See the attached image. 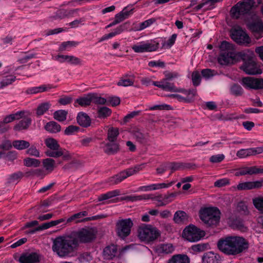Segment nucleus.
Listing matches in <instances>:
<instances>
[{
  "label": "nucleus",
  "mask_w": 263,
  "mask_h": 263,
  "mask_svg": "<svg viewBox=\"0 0 263 263\" xmlns=\"http://www.w3.org/2000/svg\"><path fill=\"white\" fill-rule=\"evenodd\" d=\"M23 173L17 172L8 176L7 178L6 184L7 186L17 184L23 177Z\"/></svg>",
  "instance_id": "nucleus-29"
},
{
  "label": "nucleus",
  "mask_w": 263,
  "mask_h": 263,
  "mask_svg": "<svg viewBox=\"0 0 263 263\" xmlns=\"http://www.w3.org/2000/svg\"><path fill=\"white\" fill-rule=\"evenodd\" d=\"M131 134L134 138L139 143H145L148 139V134L143 133L138 128H134L131 130Z\"/></svg>",
  "instance_id": "nucleus-24"
},
{
  "label": "nucleus",
  "mask_w": 263,
  "mask_h": 263,
  "mask_svg": "<svg viewBox=\"0 0 263 263\" xmlns=\"http://www.w3.org/2000/svg\"><path fill=\"white\" fill-rule=\"evenodd\" d=\"M145 164L142 163L139 165H137L134 167H131L127 169L128 171V174L130 176L137 173L140 171L142 170L144 167Z\"/></svg>",
  "instance_id": "nucleus-59"
},
{
  "label": "nucleus",
  "mask_w": 263,
  "mask_h": 263,
  "mask_svg": "<svg viewBox=\"0 0 263 263\" xmlns=\"http://www.w3.org/2000/svg\"><path fill=\"white\" fill-rule=\"evenodd\" d=\"M129 6L125 7L122 11L117 13L115 15V20L117 21L118 24L128 18L129 15L132 13V11L134 9L132 8L130 10H127V8Z\"/></svg>",
  "instance_id": "nucleus-31"
},
{
  "label": "nucleus",
  "mask_w": 263,
  "mask_h": 263,
  "mask_svg": "<svg viewBox=\"0 0 263 263\" xmlns=\"http://www.w3.org/2000/svg\"><path fill=\"white\" fill-rule=\"evenodd\" d=\"M25 111H18L15 114H10L5 117L2 121L6 125L7 123H10L15 120H19L22 118L25 115Z\"/></svg>",
  "instance_id": "nucleus-30"
},
{
  "label": "nucleus",
  "mask_w": 263,
  "mask_h": 263,
  "mask_svg": "<svg viewBox=\"0 0 263 263\" xmlns=\"http://www.w3.org/2000/svg\"><path fill=\"white\" fill-rule=\"evenodd\" d=\"M188 215L183 211H177L174 215L173 220L176 223L181 224L188 221Z\"/></svg>",
  "instance_id": "nucleus-28"
},
{
  "label": "nucleus",
  "mask_w": 263,
  "mask_h": 263,
  "mask_svg": "<svg viewBox=\"0 0 263 263\" xmlns=\"http://www.w3.org/2000/svg\"><path fill=\"white\" fill-rule=\"evenodd\" d=\"M233 228L237 229L241 231L245 232L247 230V227L244 225L243 221L241 219H236L233 220L232 223Z\"/></svg>",
  "instance_id": "nucleus-50"
},
{
  "label": "nucleus",
  "mask_w": 263,
  "mask_h": 263,
  "mask_svg": "<svg viewBox=\"0 0 263 263\" xmlns=\"http://www.w3.org/2000/svg\"><path fill=\"white\" fill-rule=\"evenodd\" d=\"M43 164L46 170L51 172L55 167V161L51 158H47L43 160Z\"/></svg>",
  "instance_id": "nucleus-39"
},
{
  "label": "nucleus",
  "mask_w": 263,
  "mask_h": 263,
  "mask_svg": "<svg viewBox=\"0 0 263 263\" xmlns=\"http://www.w3.org/2000/svg\"><path fill=\"white\" fill-rule=\"evenodd\" d=\"M199 217L207 227H215L219 222L220 212L217 208H205L200 210Z\"/></svg>",
  "instance_id": "nucleus-5"
},
{
  "label": "nucleus",
  "mask_w": 263,
  "mask_h": 263,
  "mask_svg": "<svg viewBox=\"0 0 263 263\" xmlns=\"http://www.w3.org/2000/svg\"><path fill=\"white\" fill-rule=\"evenodd\" d=\"M230 91L232 95L236 96H241L243 92L242 87L239 85L236 84H234L231 86Z\"/></svg>",
  "instance_id": "nucleus-49"
},
{
  "label": "nucleus",
  "mask_w": 263,
  "mask_h": 263,
  "mask_svg": "<svg viewBox=\"0 0 263 263\" xmlns=\"http://www.w3.org/2000/svg\"><path fill=\"white\" fill-rule=\"evenodd\" d=\"M236 156L240 158H244L252 156L250 148L247 149H241L237 151Z\"/></svg>",
  "instance_id": "nucleus-54"
},
{
  "label": "nucleus",
  "mask_w": 263,
  "mask_h": 263,
  "mask_svg": "<svg viewBox=\"0 0 263 263\" xmlns=\"http://www.w3.org/2000/svg\"><path fill=\"white\" fill-rule=\"evenodd\" d=\"M159 44L155 41L141 42L134 45L132 48L137 53L152 52L157 50Z\"/></svg>",
  "instance_id": "nucleus-12"
},
{
  "label": "nucleus",
  "mask_w": 263,
  "mask_h": 263,
  "mask_svg": "<svg viewBox=\"0 0 263 263\" xmlns=\"http://www.w3.org/2000/svg\"><path fill=\"white\" fill-rule=\"evenodd\" d=\"M77 120L78 123L83 127H87L91 124V119L90 117L84 112H79L78 114Z\"/></svg>",
  "instance_id": "nucleus-26"
},
{
  "label": "nucleus",
  "mask_w": 263,
  "mask_h": 263,
  "mask_svg": "<svg viewBox=\"0 0 263 263\" xmlns=\"http://www.w3.org/2000/svg\"><path fill=\"white\" fill-rule=\"evenodd\" d=\"M27 174L29 176H35L37 177H41L42 178L44 177L45 175L44 170L41 168L31 170L27 172Z\"/></svg>",
  "instance_id": "nucleus-58"
},
{
  "label": "nucleus",
  "mask_w": 263,
  "mask_h": 263,
  "mask_svg": "<svg viewBox=\"0 0 263 263\" xmlns=\"http://www.w3.org/2000/svg\"><path fill=\"white\" fill-rule=\"evenodd\" d=\"M204 235V231L193 224L186 227L182 232V237L190 242L198 241Z\"/></svg>",
  "instance_id": "nucleus-10"
},
{
  "label": "nucleus",
  "mask_w": 263,
  "mask_h": 263,
  "mask_svg": "<svg viewBox=\"0 0 263 263\" xmlns=\"http://www.w3.org/2000/svg\"><path fill=\"white\" fill-rule=\"evenodd\" d=\"M254 78L246 77L242 80V84L243 86L248 89H253V82Z\"/></svg>",
  "instance_id": "nucleus-52"
},
{
  "label": "nucleus",
  "mask_w": 263,
  "mask_h": 263,
  "mask_svg": "<svg viewBox=\"0 0 263 263\" xmlns=\"http://www.w3.org/2000/svg\"><path fill=\"white\" fill-rule=\"evenodd\" d=\"M221 53L218 60L221 65L233 64L237 61L238 52H236L233 44L227 41H222L219 46Z\"/></svg>",
  "instance_id": "nucleus-4"
},
{
  "label": "nucleus",
  "mask_w": 263,
  "mask_h": 263,
  "mask_svg": "<svg viewBox=\"0 0 263 263\" xmlns=\"http://www.w3.org/2000/svg\"><path fill=\"white\" fill-rule=\"evenodd\" d=\"M77 248L71 234L55 238L52 247L53 251L60 257L69 256Z\"/></svg>",
  "instance_id": "nucleus-2"
},
{
  "label": "nucleus",
  "mask_w": 263,
  "mask_h": 263,
  "mask_svg": "<svg viewBox=\"0 0 263 263\" xmlns=\"http://www.w3.org/2000/svg\"><path fill=\"white\" fill-rule=\"evenodd\" d=\"M129 176L130 175L128 174V171L126 169L109 178L108 181L112 184H117Z\"/></svg>",
  "instance_id": "nucleus-22"
},
{
  "label": "nucleus",
  "mask_w": 263,
  "mask_h": 263,
  "mask_svg": "<svg viewBox=\"0 0 263 263\" xmlns=\"http://www.w3.org/2000/svg\"><path fill=\"white\" fill-rule=\"evenodd\" d=\"M168 169L171 170V173L180 170H182V163L181 162H167Z\"/></svg>",
  "instance_id": "nucleus-53"
},
{
  "label": "nucleus",
  "mask_w": 263,
  "mask_h": 263,
  "mask_svg": "<svg viewBox=\"0 0 263 263\" xmlns=\"http://www.w3.org/2000/svg\"><path fill=\"white\" fill-rule=\"evenodd\" d=\"M101 145L104 152L108 155L115 154L120 151L119 144L116 141L102 143Z\"/></svg>",
  "instance_id": "nucleus-17"
},
{
  "label": "nucleus",
  "mask_w": 263,
  "mask_h": 263,
  "mask_svg": "<svg viewBox=\"0 0 263 263\" xmlns=\"http://www.w3.org/2000/svg\"><path fill=\"white\" fill-rule=\"evenodd\" d=\"M78 45V43L74 41H67L63 42L60 47V50L64 51L70 47H75Z\"/></svg>",
  "instance_id": "nucleus-56"
},
{
  "label": "nucleus",
  "mask_w": 263,
  "mask_h": 263,
  "mask_svg": "<svg viewBox=\"0 0 263 263\" xmlns=\"http://www.w3.org/2000/svg\"><path fill=\"white\" fill-rule=\"evenodd\" d=\"M229 184L230 181L229 179L222 178L215 181L214 183V186L216 187H220L228 185Z\"/></svg>",
  "instance_id": "nucleus-62"
},
{
  "label": "nucleus",
  "mask_w": 263,
  "mask_h": 263,
  "mask_svg": "<svg viewBox=\"0 0 263 263\" xmlns=\"http://www.w3.org/2000/svg\"><path fill=\"white\" fill-rule=\"evenodd\" d=\"M41 256L35 252L25 253L21 255L18 261L20 263H39Z\"/></svg>",
  "instance_id": "nucleus-16"
},
{
  "label": "nucleus",
  "mask_w": 263,
  "mask_h": 263,
  "mask_svg": "<svg viewBox=\"0 0 263 263\" xmlns=\"http://www.w3.org/2000/svg\"><path fill=\"white\" fill-rule=\"evenodd\" d=\"M153 198L154 197L152 194H143L137 196H127L125 197L124 199L132 202H135L142 200L153 199Z\"/></svg>",
  "instance_id": "nucleus-33"
},
{
  "label": "nucleus",
  "mask_w": 263,
  "mask_h": 263,
  "mask_svg": "<svg viewBox=\"0 0 263 263\" xmlns=\"http://www.w3.org/2000/svg\"><path fill=\"white\" fill-rule=\"evenodd\" d=\"M50 104L48 102H45L40 104L36 109V114L37 116H42L46 112L49 108Z\"/></svg>",
  "instance_id": "nucleus-48"
},
{
  "label": "nucleus",
  "mask_w": 263,
  "mask_h": 263,
  "mask_svg": "<svg viewBox=\"0 0 263 263\" xmlns=\"http://www.w3.org/2000/svg\"><path fill=\"white\" fill-rule=\"evenodd\" d=\"M68 111L65 110H58L53 113V118L59 122H63L66 120Z\"/></svg>",
  "instance_id": "nucleus-37"
},
{
  "label": "nucleus",
  "mask_w": 263,
  "mask_h": 263,
  "mask_svg": "<svg viewBox=\"0 0 263 263\" xmlns=\"http://www.w3.org/2000/svg\"><path fill=\"white\" fill-rule=\"evenodd\" d=\"M134 226L133 220L130 218L121 219L116 223V232L118 236L124 239L128 236L131 233V229Z\"/></svg>",
  "instance_id": "nucleus-8"
},
{
  "label": "nucleus",
  "mask_w": 263,
  "mask_h": 263,
  "mask_svg": "<svg viewBox=\"0 0 263 263\" xmlns=\"http://www.w3.org/2000/svg\"><path fill=\"white\" fill-rule=\"evenodd\" d=\"M218 249L228 255H236L249 248L248 241L243 237L229 236L220 238L217 242Z\"/></svg>",
  "instance_id": "nucleus-1"
},
{
  "label": "nucleus",
  "mask_w": 263,
  "mask_h": 263,
  "mask_svg": "<svg viewBox=\"0 0 263 263\" xmlns=\"http://www.w3.org/2000/svg\"><path fill=\"white\" fill-rule=\"evenodd\" d=\"M53 88H54V87L51 84L42 85L37 87L29 88L25 92L27 95H35L38 93L48 91Z\"/></svg>",
  "instance_id": "nucleus-19"
},
{
  "label": "nucleus",
  "mask_w": 263,
  "mask_h": 263,
  "mask_svg": "<svg viewBox=\"0 0 263 263\" xmlns=\"http://www.w3.org/2000/svg\"><path fill=\"white\" fill-rule=\"evenodd\" d=\"M31 124V119L30 118H24L20 121L14 126V130L16 132H21L23 130H27Z\"/></svg>",
  "instance_id": "nucleus-25"
},
{
  "label": "nucleus",
  "mask_w": 263,
  "mask_h": 263,
  "mask_svg": "<svg viewBox=\"0 0 263 263\" xmlns=\"http://www.w3.org/2000/svg\"><path fill=\"white\" fill-rule=\"evenodd\" d=\"M44 127L46 130L51 134L60 132L61 129L60 125L55 121L47 122Z\"/></svg>",
  "instance_id": "nucleus-32"
},
{
  "label": "nucleus",
  "mask_w": 263,
  "mask_h": 263,
  "mask_svg": "<svg viewBox=\"0 0 263 263\" xmlns=\"http://www.w3.org/2000/svg\"><path fill=\"white\" fill-rule=\"evenodd\" d=\"M177 37V34H173L169 39L162 44V47L164 48H169L174 44Z\"/></svg>",
  "instance_id": "nucleus-57"
},
{
  "label": "nucleus",
  "mask_w": 263,
  "mask_h": 263,
  "mask_svg": "<svg viewBox=\"0 0 263 263\" xmlns=\"http://www.w3.org/2000/svg\"><path fill=\"white\" fill-rule=\"evenodd\" d=\"M238 54L239 57L243 61L240 69L246 74L255 75L262 73L261 70L258 68L254 60V53L253 51L248 50L238 52Z\"/></svg>",
  "instance_id": "nucleus-3"
},
{
  "label": "nucleus",
  "mask_w": 263,
  "mask_h": 263,
  "mask_svg": "<svg viewBox=\"0 0 263 263\" xmlns=\"http://www.w3.org/2000/svg\"><path fill=\"white\" fill-rule=\"evenodd\" d=\"M82 106H86L91 104L90 94H88L86 96L78 98L76 101Z\"/></svg>",
  "instance_id": "nucleus-46"
},
{
  "label": "nucleus",
  "mask_w": 263,
  "mask_h": 263,
  "mask_svg": "<svg viewBox=\"0 0 263 263\" xmlns=\"http://www.w3.org/2000/svg\"><path fill=\"white\" fill-rule=\"evenodd\" d=\"M247 170L249 175L263 173V168H257L256 166L247 167Z\"/></svg>",
  "instance_id": "nucleus-61"
},
{
  "label": "nucleus",
  "mask_w": 263,
  "mask_h": 263,
  "mask_svg": "<svg viewBox=\"0 0 263 263\" xmlns=\"http://www.w3.org/2000/svg\"><path fill=\"white\" fill-rule=\"evenodd\" d=\"M261 187V182L259 181H248L240 183L237 185L238 190H249L254 189H258Z\"/></svg>",
  "instance_id": "nucleus-18"
},
{
  "label": "nucleus",
  "mask_w": 263,
  "mask_h": 263,
  "mask_svg": "<svg viewBox=\"0 0 263 263\" xmlns=\"http://www.w3.org/2000/svg\"><path fill=\"white\" fill-rule=\"evenodd\" d=\"M160 235L159 231L151 224H143L138 229V236L141 241L149 243Z\"/></svg>",
  "instance_id": "nucleus-6"
},
{
  "label": "nucleus",
  "mask_w": 263,
  "mask_h": 263,
  "mask_svg": "<svg viewBox=\"0 0 263 263\" xmlns=\"http://www.w3.org/2000/svg\"><path fill=\"white\" fill-rule=\"evenodd\" d=\"M129 248V246H126L118 251L117 246L114 245H109L104 248L103 256L106 259H112L116 257L122 255Z\"/></svg>",
  "instance_id": "nucleus-15"
},
{
  "label": "nucleus",
  "mask_w": 263,
  "mask_h": 263,
  "mask_svg": "<svg viewBox=\"0 0 263 263\" xmlns=\"http://www.w3.org/2000/svg\"><path fill=\"white\" fill-rule=\"evenodd\" d=\"M222 0H202L198 5L197 0H192L191 1L190 7H193L195 11H198L200 9L203 11L211 10L214 8L215 4L221 2Z\"/></svg>",
  "instance_id": "nucleus-14"
},
{
  "label": "nucleus",
  "mask_w": 263,
  "mask_h": 263,
  "mask_svg": "<svg viewBox=\"0 0 263 263\" xmlns=\"http://www.w3.org/2000/svg\"><path fill=\"white\" fill-rule=\"evenodd\" d=\"M192 80L194 86H196L200 84L201 81V76L198 71H195L193 72L192 74Z\"/></svg>",
  "instance_id": "nucleus-55"
},
{
  "label": "nucleus",
  "mask_w": 263,
  "mask_h": 263,
  "mask_svg": "<svg viewBox=\"0 0 263 263\" xmlns=\"http://www.w3.org/2000/svg\"><path fill=\"white\" fill-rule=\"evenodd\" d=\"M90 99H91V103H93L97 104H105L106 103V99L104 98L100 97L99 95L97 93H90Z\"/></svg>",
  "instance_id": "nucleus-42"
},
{
  "label": "nucleus",
  "mask_w": 263,
  "mask_h": 263,
  "mask_svg": "<svg viewBox=\"0 0 263 263\" xmlns=\"http://www.w3.org/2000/svg\"><path fill=\"white\" fill-rule=\"evenodd\" d=\"M220 260L219 255L212 252L204 253L202 257L203 263H220Z\"/></svg>",
  "instance_id": "nucleus-21"
},
{
  "label": "nucleus",
  "mask_w": 263,
  "mask_h": 263,
  "mask_svg": "<svg viewBox=\"0 0 263 263\" xmlns=\"http://www.w3.org/2000/svg\"><path fill=\"white\" fill-rule=\"evenodd\" d=\"M111 110L107 107L102 106L97 109V117L99 119H105L110 116Z\"/></svg>",
  "instance_id": "nucleus-34"
},
{
  "label": "nucleus",
  "mask_w": 263,
  "mask_h": 263,
  "mask_svg": "<svg viewBox=\"0 0 263 263\" xmlns=\"http://www.w3.org/2000/svg\"><path fill=\"white\" fill-rule=\"evenodd\" d=\"M45 154L50 157L58 158L63 155V149L59 147L56 149H48L45 152Z\"/></svg>",
  "instance_id": "nucleus-40"
},
{
  "label": "nucleus",
  "mask_w": 263,
  "mask_h": 263,
  "mask_svg": "<svg viewBox=\"0 0 263 263\" xmlns=\"http://www.w3.org/2000/svg\"><path fill=\"white\" fill-rule=\"evenodd\" d=\"M167 263H190V259L184 254H175L167 260Z\"/></svg>",
  "instance_id": "nucleus-23"
},
{
  "label": "nucleus",
  "mask_w": 263,
  "mask_h": 263,
  "mask_svg": "<svg viewBox=\"0 0 263 263\" xmlns=\"http://www.w3.org/2000/svg\"><path fill=\"white\" fill-rule=\"evenodd\" d=\"M163 90L171 92H178L179 89L176 88L174 83L168 82V80H166L165 79H163Z\"/></svg>",
  "instance_id": "nucleus-43"
},
{
  "label": "nucleus",
  "mask_w": 263,
  "mask_h": 263,
  "mask_svg": "<svg viewBox=\"0 0 263 263\" xmlns=\"http://www.w3.org/2000/svg\"><path fill=\"white\" fill-rule=\"evenodd\" d=\"M45 143L46 146L49 148V149H56L60 147V146L58 144L57 140L52 138L46 139L45 140Z\"/></svg>",
  "instance_id": "nucleus-44"
},
{
  "label": "nucleus",
  "mask_w": 263,
  "mask_h": 263,
  "mask_svg": "<svg viewBox=\"0 0 263 263\" xmlns=\"http://www.w3.org/2000/svg\"><path fill=\"white\" fill-rule=\"evenodd\" d=\"M156 19L154 18H150L146 20L139 24V30H142L155 22Z\"/></svg>",
  "instance_id": "nucleus-60"
},
{
  "label": "nucleus",
  "mask_w": 263,
  "mask_h": 263,
  "mask_svg": "<svg viewBox=\"0 0 263 263\" xmlns=\"http://www.w3.org/2000/svg\"><path fill=\"white\" fill-rule=\"evenodd\" d=\"M70 234L77 247L80 243L89 242L95 238L92 231L89 229L82 228L72 232Z\"/></svg>",
  "instance_id": "nucleus-9"
},
{
  "label": "nucleus",
  "mask_w": 263,
  "mask_h": 263,
  "mask_svg": "<svg viewBox=\"0 0 263 263\" xmlns=\"http://www.w3.org/2000/svg\"><path fill=\"white\" fill-rule=\"evenodd\" d=\"M120 191L118 190L111 191L106 193V194H102L98 196V200L99 201H104L111 198L120 195Z\"/></svg>",
  "instance_id": "nucleus-36"
},
{
  "label": "nucleus",
  "mask_w": 263,
  "mask_h": 263,
  "mask_svg": "<svg viewBox=\"0 0 263 263\" xmlns=\"http://www.w3.org/2000/svg\"><path fill=\"white\" fill-rule=\"evenodd\" d=\"M16 80V77L14 75H8L6 76L1 82V87L3 88L11 84Z\"/></svg>",
  "instance_id": "nucleus-45"
},
{
  "label": "nucleus",
  "mask_w": 263,
  "mask_h": 263,
  "mask_svg": "<svg viewBox=\"0 0 263 263\" xmlns=\"http://www.w3.org/2000/svg\"><path fill=\"white\" fill-rule=\"evenodd\" d=\"M174 250V248L171 243L159 244L155 248V252L159 255L172 253Z\"/></svg>",
  "instance_id": "nucleus-20"
},
{
  "label": "nucleus",
  "mask_w": 263,
  "mask_h": 263,
  "mask_svg": "<svg viewBox=\"0 0 263 263\" xmlns=\"http://www.w3.org/2000/svg\"><path fill=\"white\" fill-rule=\"evenodd\" d=\"M119 134V130L116 128H110L107 132V140L108 141H116Z\"/></svg>",
  "instance_id": "nucleus-38"
},
{
  "label": "nucleus",
  "mask_w": 263,
  "mask_h": 263,
  "mask_svg": "<svg viewBox=\"0 0 263 263\" xmlns=\"http://www.w3.org/2000/svg\"><path fill=\"white\" fill-rule=\"evenodd\" d=\"M65 219L64 218H61L58 220L51 221L48 222H46L41 225L42 230H46L50 227L57 226L63 222H64Z\"/></svg>",
  "instance_id": "nucleus-47"
},
{
  "label": "nucleus",
  "mask_w": 263,
  "mask_h": 263,
  "mask_svg": "<svg viewBox=\"0 0 263 263\" xmlns=\"http://www.w3.org/2000/svg\"><path fill=\"white\" fill-rule=\"evenodd\" d=\"M252 201L255 208L260 213L263 214V196L255 197L253 199Z\"/></svg>",
  "instance_id": "nucleus-41"
},
{
  "label": "nucleus",
  "mask_w": 263,
  "mask_h": 263,
  "mask_svg": "<svg viewBox=\"0 0 263 263\" xmlns=\"http://www.w3.org/2000/svg\"><path fill=\"white\" fill-rule=\"evenodd\" d=\"M12 145L18 150H23L28 148L30 146V143L23 140H14L12 142Z\"/></svg>",
  "instance_id": "nucleus-35"
},
{
  "label": "nucleus",
  "mask_w": 263,
  "mask_h": 263,
  "mask_svg": "<svg viewBox=\"0 0 263 263\" xmlns=\"http://www.w3.org/2000/svg\"><path fill=\"white\" fill-rule=\"evenodd\" d=\"M261 3V0H243L234 5L231 10L233 17L238 18L241 15L248 13L250 10L257 7Z\"/></svg>",
  "instance_id": "nucleus-7"
},
{
  "label": "nucleus",
  "mask_w": 263,
  "mask_h": 263,
  "mask_svg": "<svg viewBox=\"0 0 263 263\" xmlns=\"http://www.w3.org/2000/svg\"><path fill=\"white\" fill-rule=\"evenodd\" d=\"M253 87L254 89H263V79L254 78Z\"/></svg>",
  "instance_id": "nucleus-63"
},
{
  "label": "nucleus",
  "mask_w": 263,
  "mask_h": 263,
  "mask_svg": "<svg viewBox=\"0 0 263 263\" xmlns=\"http://www.w3.org/2000/svg\"><path fill=\"white\" fill-rule=\"evenodd\" d=\"M40 164V161L34 158H27L24 160V165L27 167H37Z\"/></svg>",
  "instance_id": "nucleus-51"
},
{
  "label": "nucleus",
  "mask_w": 263,
  "mask_h": 263,
  "mask_svg": "<svg viewBox=\"0 0 263 263\" xmlns=\"http://www.w3.org/2000/svg\"><path fill=\"white\" fill-rule=\"evenodd\" d=\"M231 37L234 41L238 44L247 46L251 42L249 36L239 27L231 29Z\"/></svg>",
  "instance_id": "nucleus-11"
},
{
  "label": "nucleus",
  "mask_w": 263,
  "mask_h": 263,
  "mask_svg": "<svg viewBox=\"0 0 263 263\" xmlns=\"http://www.w3.org/2000/svg\"><path fill=\"white\" fill-rule=\"evenodd\" d=\"M135 81L134 75H124L117 83L119 86L127 87L133 86Z\"/></svg>",
  "instance_id": "nucleus-27"
},
{
  "label": "nucleus",
  "mask_w": 263,
  "mask_h": 263,
  "mask_svg": "<svg viewBox=\"0 0 263 263\" xmlns=\"http://www.w3.org/2000/svg\"><path fill=\"white\" fill-rule=\"evenodd\" d=\"M254 21L248 23V28L252 32L257 39L263 36V22L256 14L254 15Z\"/></svg>",
  "instance_id": "nucleus-13"
},
{
  "label": "nucleus",
  "mask_w": 263,
  "mask_h": 263,
  "mask_svg": "<svg viewBox=\"0 0 263 263\" xmlns=\"http://www.w3.org/2000/svg\"><path fill=\"white\" fill-rule=\"evenodd\" d=\"M223 154H218L212 156L210 158V162L212 163H219L224 159Z\"/></svg>",
  "instance_id": "nucleus-64"
}]
</instances>
